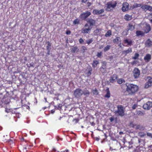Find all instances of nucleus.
<instances>
[{
	"label": "nucleus",
	"mask_w": 152,
	"mask_h": 152,
	"mask_svg": "<svg viewBox=\"0 0 152 152\" xmlns=\"http://www.w3.org/2000/svg\"><path fill=\"white\" fill-rule=\"evenodd\" d=\"M126 91L130 94H134L138 90V87L135 85L126 83Z\"/></svg>",
	"instance_id": "obj_1"
},
{
	"label": "nucleus",
	"mask_w": 152,
	"mask_h": 152,
	"mask_svg": "<svg viewBox=\"0 0 152 152\" xmlns=\"http://www.w3.org/2000/svg\"><path fill=\"white\" fill-rule=\"evenodd\" d=\"M117 4L116 1H110L107 3L106 4L107 7L105 10L107 11H110L112 9L114 8L116 6Z\"/></svg>",
	"instance_id": "obj_2"
},
{
	"label": "nucleus",
	"mask_w": 152,
	"mask_h": 152,
	"mask_svg": "<svg viewBox=\"0 0 152 152\" xmlns=\"http://www.w3.org/2000/svg\"><path fill=\"white\" fill-rule=\"evenodd\" d=\"M83 94V90L80 88L76 89L74 91V94L75 97L79 98Z\"/></svg>",
	"instance_id": "obj_3"
},
{
	"label": "nucleus",
	"mask_w": 152,
	"mask_h": 152,
	"mask_svg": "<svg viewBox=\"0 0 152 152\" xmlns=\"http://www.w3.org/2000/svg\"><path fill=\"white\" fill-rule=\"evenodd\" d=\"M118 110L116 113H117L120 115L122 116L124 115V112L123 107L121 105L118 106Z\"/></svg>",
	"instance_id": "obj_4"
},
{
	"label": "nucleus",
	"mask_w": 152,
	"mask_h": 152,
	"mask_svg": "<svg viewBox=\"0 0 152 152\" xmlns=\"http://www.w3.org/2000/svg\"><path fill=\"white\" fill-rule=\"evenodd\" d=\"M88 26V23H86L84 27L81 29V32L82 33L84 34H87L89 33L90 31L92 28V27H88V28H86V27Z\"/></svg>",
	"instance_id": "obj_5"
},
{
	"label": "nucleus",
	"mask_w": 152,
	"mask_h": 152,
	"mask_svg": "<svg viewBox=\"0 0 152 152\" xmlns=\"http://www.w3.org/2000/svg\"><path fill=\"white\" fill-rule=\"evenodd\" d=\"M91 14V13L89 11H87L81 14L80 16V17L82 19L84 20L88 16H90Z\"/></svg>",
	"instance_id": "obj_6"
},
{
	"label": "nucleus",
	"mask_w": 152,
	"mask_h": 152,
	"mask_svg": "<svg viewBox=\"0 0 152 152\" xmlns=\"http://www.w3.org/2000/svg\"><path fill=\"white\" fill-rule=\"evenodd\" d=\"M143 108L146 110H149L152 107V102H148L144 104L143 106Z\"/></svg>",
	"instance_id": "obj_7"
},
{
	"label": "nucleus",
	"mask_w": 152,
	"mask_h": 152,
	"mask_svg": "<svg viewBox=\"0 0 152 152\" xmlns=\"http://www.w3.org/2000/svg\"><path fill=\"white\" fill-rule=\"evenodd\" d=\"M147 79L148 80V82L145 83V87L146 88L152 86V77H147Z\"/></svg>",
	"instance_id": "obj_8"
},
{
	"label": "nucleus",
	"mask_w": 152,
	"mask_h": 152,
	"mask_svg": "<svg viewBox=\"0 0 152 152\" xmlns=\"http://www.w3.org/2000/svg\"><path fill=\"white\" fill-rule=\"evenodd\" d=\"M133 74L135 78H138L140 75V70L137 68H135L133 71Z\"/></svg>",
	"instance_id": "obj_9"
},
{
	"label": "nucleus",
	"mask_w": 152,
	"mask_h": 152,
	"mask_svg": "<svg viewBox=\"0 0 152 152\" xmlns=\"http://www.w3.org/2000/svg\"><path fill=\"white\" fill-rule=\"evenodd\" d=\"M129 4L127 2H124L122 4L121 10L123 12L127 11L129 10Z\"/></svg>",
	"instance_id": "obj_10"
},
{
	"label": "nucleus",
	"mask_w": 152,
	"mask_h": 152,
	"mask_svg": "<svg viewBox=\"0 0 152 152\" xmlns=\"http://www.w3.org/2000/svg\"><path fill=\"white\" fill-rule=\"evenodd\" d=\"M141 8L143 10L145 11L147 10L152 11V7L147 5H142Z\"/></svg>",
	"instance_id": "obj_11"
},
{
	"label": "nucleus",
	"mask_w": 152,
	"mask_h": 152,
	"mask_svg": "<svg viewBox=\"0 0 152 152\" xmlns=\"http://www.w3.org/2000/svg\"><path fill=\"white\" fill-rule=\"evenodd\" d=\"M87 23L89 24L90 27H92L95 24V21L92 19H88L87 21Z\"/></svg>",
	"instance_id": "obj_12"
},
{
	"label": "nucleus",
	"mask_w": 152,
	"mask_h": 152,
	"mask_svg": "<svg viewBox=\"0 0 152 152\" xmlns=\"http://www.w3.org/2000/svg\"><path fill=\"white\" fill-rule=\"evenodd\" d=\"M151 29V28L150 25L146 24V26H145L143 29L144 30V33H147L149 32Z\"/></svg>",
	"instance_id": "obj_13"
},
{
	"label": "nucleus",
	"mask_w": 152,
	"mask_h": 152,
	"mask_svg": "<svg viewBox=\"0 0 152 152\" xmlns=\"http://www.w3.org/2000/svg\"><path fill=\"white\" fill-rule=\"evenodd\" d=\"M104 11L103 9H101L100 10H94L93 11V13L94 14L99 15L102 14Z\"/></svg>",
	"instance_id": "obj_14"
},
{
	"label": "nucleus",
	"mask_w": 152,
	"mask_h": 152,
	"mask_svg": "<svg viewBox=\"0 0 152 152\" xmlns=\"http://www.w3.org/2000/svg\"><path fill=\"white\" fill-rule=\"evenodd\" d=\"M117 78V76L116 75H114L111 77L110 81L111 83H114L116 81Z\"/></svg>",
	"instance_id": "obj_15"
},
{
	"label": "nucleus",
	"mask_w": 152,
	"mask_h": 152,
	"mask_svg": "<svg viewBox=\"0 0 152 152\" xmlns=\"http://www.w3.org/2000/svg\"><path fill=\"white\" fill-rule=\"evenodd\" d=\"M151 58V55L150 54H147L144 57V60L146 62L150 61Z\"/></svg>",
	"instance_id": "obj_16"
},
{
	"label": "nucleus",
	"mask_w": 152,
	"mask_h": 152,
	"mask_svg": "<svg viewBox=\"0 0 152 152\" xmlns=\"http://www.w3.org/2000/svg\"><path fill=\"white\" fill-rule=\"evenodd\" d=\"M145 45L147 47H151L152 45V42L149 39H148L146 42Z\"/></svg>",
	"instance_id": "obj_17"
},
{
	"label": "nucleus",
	"mask_w": 152,
	"mask_h": 152,
	"mask_svg": "<svg viewBox=\"0 0 152 152\" xmlns=\"http://www.w3.org/2000/svg\"><path fill=\"white\" fill-rule=\"evenodd\" d=\"M132 41L130 39H126L124 41V43H127V45L131 46L132 45Z\"/></svg>",
	"instance_id": "obj_18"
},
{
	"label": "nucleus",
	"mask_w": 152,
	"mask_h": 152,
	"mask_svg": "<svg viewBox=\"0 0 152 152\" xmlns=\"http://www.w3.org/2000/svg\"><path fill=\"white\" fill-rule=\"evenodd\" d=\"M124 18L126 20H131L132 17L131 15H129L128 14H126Z\"/></svg>",
	"instance_id": "obj_19"
},
{
	"label": "nucleus",
	"mask_w": 152,
	"mask_h": 152,
	"mask_svg": "<svg viewBox=\"0 0 152 152\" xmlns=\"http://www.w3.org/2000/svg\"><path fill=\"white\" fill-rule=\"evenodd\" d=\"M132 52L131 48H129L126 50H124L123 51V53L125 55Z\"/></svg>",
	"instance_id": "obj_20"
},
{
	"label": "nucleus",
	"mask_w": 152,
	"mask_h": 152,
	"mask_svg": "<svg viewBox=\"0 0 152 152\" xmlns=\"http://www.w3.org/2000/svg\"><path fill=\"white\" fill-rule=\"evenodd\" d=\"M142 4H140L134 3L132 7L133 8H137L142 7Z\"/></svg>",
	"instance_id": "obj_21"
},
{
	"label": "nucleus",
	"mask_w": 152,
	"mask_h": 152,
	"mask_svg": "<svg viewBox=\"0 0 152 152\" xmlns=\"http://www.w3.org/2000/svg\"><path fill=\"white\" fill-rule=\"evenodd\" d=\"M144 33L143 31H137L136 32V35L137 36L143 35Z\"/></svg>",
	"instance_id": "obj_22"
},
{
	"label": "nucleus",
	"mask_w": 152,
	"mask_h": 152,
	"mask_svg": "<svg viewBox=\"0 0 152 152\" xmlns=\"http://www.w3.org/2000/svg\"><path fill=\"white\" fill-rule=\"evenodd\" d=\"M106 94L104 96L105 97L109 98L110 97V93L109 89L106 90Z\"/></svg>",
	"instance_id": "obj_23"
},
{
	"label": "nucleus",
	"mask_w": 152,
	"mask_h": 152,
	"mask_svg": "<svg viewBox=\"0 0 152 152\" xmlns=\"http://www.w3.org/2000/svg\"><path fill=\"white\" fill-rule=\"evenodd\" d=\"M79 50V49H78L77 47H75L73 48H72L71 50V51L72 53H75L76 52L78 51Z\"/></svg>",
	"instance_id": "obj_24"
},
{
	"label": "nucleus",
	"mask_w": 152,
	"mask_h": 152,
	"mask_svg": "<svg viewBox=\"0 0 152 152\" xmlns=\"http://www.w3.org/2000/svg\"><path fill=\"white\" fill-rule=\"evenodd\" d=\"M99 64V62L97 60L94 61L92 63V66L94 68L97 65Z\"/></svg>",
	"instance_id": "obj_25"
},
{
	"label": "nucleus",
	"mask_w": 152,
	"mask_h": 152,
	"mask_svg": "<svg viewBox=\"0 0 152 152\" xmlns=\"http://www.w3.org/2000/svg\"><path fill=\"white\" fill-rule=\"evenodd\" d=\"M128 29L129 30H133L134 29V27L133 25L131 24H129Z\"/></svg>",
	"instance_id": "obj_26"
},
{
	"label": "nucleus",
	"mask_w": 152,
	"mask_h": 152,
	"mask_svg": "<svg viewBox=\"0 0 152 152\" xmlns=\"http://www.w3.org/2000/svg\"><path fill=\"white\" fill-rule=\"evenodd\" d=\"M111 35V31L110 30H108L105 34L106 37H108Z\"/></svg>",
	"instance_id": "obj_27"
},
{
	"label": "nucleus",
	"mask_w": 152,
	"mask_h": 152,
	"mask_svg": "<svg viewBox=\"0 0 152 152\" xmlns=\"http://www.w3.org/2000/svg\"><path fill=\"white\" fill-rule=\"evenodd\" d=\"M83 94L85 96H88L90 93L89 91L87 90H85L83 91Z\"/></svg>",
	"instance_id": "obj_28"
},
{
	"label": "nucleus",
	"mask_w": 152,
	"mask_h": 152,
	"mask_svg": "<svg viewBox=\"0 0 152 152\" xmlns=\"http://www.w3.org/2000/svg\"><path fill=\"white\" fill-rule=\"evenodd\" d=\"M120 39L119 37H117L113 40V42L114 43H118Z\"/></svg>",
	"instance_id": "obj_29"
},
{
	"label": "nucleus",
	"mask_w": 152,
	"mask_h": 152,
	"mask_svg": "<svg viewBox=\"0 0 152 152\" xmlns=\"http://www.w3.org/2000/svg\"><path fill=\"white\" fill-rule=\"evenodd\" d=\"M125 82V81L123 79H120L117 81V82L118 84H121L124 82Z\"/></svg>",
	"instance_id": "obj_30"
},
{
	"label": "nucleus",
	"mask_w": 152,
	"mask_h": 152,
	"mask_svg": "<svg viewBox=\"0 0 152 152\" xmlns=\"http://www.w3.org/2000/svg\"><path fill=\"white\" fill-rule=\"evenodd\" d=\"M110 47V46L109 45H107L106 47L104 48V51L106 52L109 50Z\"/></svg>",
	"instance_id": "obj_31"
},
{
	"label": "nucleus",
	"mask_w": 152,
	"mask_h": 152,
	"mask_svg": "<svg viewBox=\"0 0 152 152\" xmlns=\"http://www.w3.org/2000/svg\"><path fill=\"white\" fill-rule=\"evenodd\" d=\"M139 55L137 53H136L134 54V57H132V59H137L139 57Z\"/></svg>",
	"instance_id": "obj_32"
},
{
	"label": "nucleus",
	"mask_w": 152,
	"mask_h": 152,
	"mask_svg": "<svg viewBox=\"0 0 152 152\" xmlns=\"http://www.w3.org/2000/svg\"><path fill=\"white\" fill-rule=\"evenodd\" d=\"M106 64L105 62H104L102 63V64L101 66V69H105L106 68Z\"/></svg>",
	"instance_id": "obj_33"
},
{
	"label": "nucleus",
	"mask_w": 152,
	"mask_h": 152,
	"mask_svg": "<svg viewBox=\"0 0 152 152\" xmlns=\"http://www.w3.org/2000/svg\"><path fill=\"white\" fill-rule=\"evenodd\" d=\"M92 92L93 94L96 95H97L98 94V91L96 88L93 90L92 91Z\"/></svg>",
	"instance_id": "obj_34"
},
{
	"label": "nucleus",
	"mask_w": 152,
	"mask_h": 152,
	"mask_svg": "<svg viewBox=\"0 0 152 152\" xmlns=\"http://www.w3.org/2000/svg\"><path fill=\"white\" fill-rule=\"evenodd\" d=\"M79 20L77 19H75L73 21V23L75 25L79 24Z\"/></svg>",
	"instance_id": "obj_35"
},
{
	"label": "nucleus",
	"mask_w": 152,
	"mask_h": 152,
	"mask_svg": "<svg viewBox=\"0 0 152 152\" xmlns=\"http://www.w3.org/2000/svg\"><path fill=\"white\" fill-rule=\"evenodd\" d=\"M138 134L141 137H143L145 135V134L143 132H139Z\"/></svg>",
	"instance_id": "obj_36"
},
{
	"label": "nucleus",
	"mask_w": 152,
	"mask_h": 152,
	"mask_svg": "<svg viewBox=\"0 0 152 152\" xmlns=\"http://www.w3.org/2000/svg\"><path fill=\"white\" fill-rule=\"evenodd\" d=\"M136 129H141V127L140 125L136 124L135 128Z\"/></svg>",
	"instance_id": "obj_37"
},
{
	"label": "nucleus",
	"mask_w": 152,
	"mask_h": 152,
	"mask_svg": "<svg viewBox=\"0 0 152 152\" xmlns=\"http://www.w3.org/2000/svg\"><path fill=\"white\" fill-rule=\"evenodd\" d=\"M136 124H134L132 122H131L130 123L129 126L130 127L135 128Z\"/></svg>",
	"instance_id": "obj_38"
},
{
	"label": "nucleus",
	"mask_w": 152,
	"mask_h": 152,
	"mask_svg": "<svg viewBox=\"0 0 152 152\" xmlns=\"http://www.w3.org/2000/svg\"><path fill=\"white\" fill-rule=\"evenodd\" d=\"M93 41V40L91 39H89L86 41V42L87 44H90Z\"/></svg>",
	"instance_id": "obj_39"
},
{
	"label": "nucleus",
	"mask_w": 152,
	"mask_h": 152,
	"mask_svg": "<svg viewBox=\"0 0 152 152\" xmlns=\"http://www.w3.org/2000/svg\"><path fill=\"white\" fill-rule=\"evenodd\" d=\"M137 107V104H133L132 106V108L133 109H135Z\"/></svg>",
	"instance_id": "obj_40"
},
{
	"label": "nucleus",
	"mask_w": 152,
	"mask_h": 152,
	"mask_svg": "<svg viewBox=\"0 0 152 152\" xmlns=\"http://www.w3.org/2000/svg\"><path fill=\"white\" fill-rule=\"evenodd\" d=\"M79 121V119H75L73 120V121L76 124Z\"/></svg>",
	"instance_id": "obj_41"
},
{
	"label": "nucleus",
	"mask_w": 152,
	"mask_h": 152,
	"mask_svg": "<svg viewBox=\"0 0 152 152\" xmlns=\"http://www.w3.org/2000/svg\"><path fill=\"white\" fill-rule=\"evenodd\" d=\"M102 53L101 52L100 53H98L97 55V56L98 57L100 58L101 57V56L102 55Z\"/></svg>",
	"instance_id": "obj_42"
},
{
	"label": "nucleus",
	"mask_w": 152,
	"mask_h": 152,
	"mask_svg": "<svg viewBox=\"0 0 152 152\" xmlns=\"http://www.w3.org/2000/svg\"><path fill=\"white\" fill-rule=\"evenodd\" d=\"M147 135L149 137H150L152 138V134L150 133H147Z\"/></svg>",
	"instance_id": "obj_43"
},
{
	"label": "nucleus",
	"mask_w": 152,
	"mask_h": 152,
	"mask_svg": "<svg viewBox=\"0 0 152 152\" xmlns=\"http://www.w3.org/2000/svg\"><path fill=\"white\" fill-rule=\"evenodd\" d=\"M71 33V31L69 30H67L66 32V34H69Z\"/></svg>",
	"instance_id": "obj_44"
},
{
	"label": "nucleus",
	"mask_w": 152,
	"mask_h": 152,
	"mask_svg": "<svg viewBox=\"0 0 152 152\" xmlns=\"http://www.w3.org/2000/svg\"><path fill=\"white\" fill-rule=\"evenodd\" d=\"M79 42L80 43H81L83 42V40L82 38H80L79 39Z\"/></svg>",
	"instance_id": "obj_45"
},
{
	"label": "nucleus",
	"mask_w": 152,
	"mask_h": 152,
	"mask_svg": "<svg viewBox=\"0 0 152 152\" xmlns=\"http://www.w3.org/2000/svg\"><path fill=\"white\" fill-rule=\"evenodd\" d=\"M95 32L97 34L99 32V29H97L95 31Z\"/></svg>",
	"instance_id": "obj_46"
},
{
	"label": "nucleus",
	"mask_w": 152,
	"mask_h": 152,
	"mask_svg": "<svg viewBox=\"0 0 152 152\" xmlns=\"http://www.w3.org/2000/svg\"><path fill=\"white\" fill-rule=\"evenodd\" d=\"M91 4V3L88 2L87 3V6L88 7H89Z\"/></svg>",
	"instance_id": "obj_47"
},
{
	"label": "nucleus",
	"mask_w": 152,
	"mask_h": 152,
	"mask_svg": "<svg viewBox=\"0 0 152 152\" xmlns=\"http://www.w3.org/2000/svg\"><path fill=\"white\" fill-rule=\"evenodd\" d=\"M48 46H47L48 48L49 47H50L51 46V44L49 42H48Z\"/></svg>",
	"instance_id": "obj_48"
},
{
	"label": "nucleus",
	"mask_w": 152,
	"mask_h": 152,
	"mask_svg": "<svg viewBox=\"0 0 152 152\" xmlns=\"http://www.w3.org/2000/svg\"><path fill=\"white\" fill-rule=\"evenodd\" d=\"M88 0H82V2L83 3H86L87 2Z\"/></svg>",
	"instance_id": "obj_49"
},
{
	"label": "nucleus",
	"mask_w": 152,
	"mask_h": 152,
	"mask_svg": "<svg viewBox=\"0 0 152 152\" xmlns=\"http://www.w3.org/2000/svg\"><path fill=\"white\" fill-rule=\"evenodd\" d=\"M91 71H89L88 72V75L89 76L91 75Z\"/></svg>",
	"instance_id": "obj_50"
},
{
	"label": "nucleus",
	"mask_w": 152,
	"mask_h": 152,
	"mask_svg": "<svg viewBox=\"0 0 152 152\" xmlns=\"http://www.w3.org/2000/svg\"><path fill=\"white\" fill-rule=\"evenodd\" d=\"M122 44H121V43H120L119 44V45L118 46H119L121 48V47H122Z\"/></svg>",
	"instance_id": "obj_51"
},
{
	"label": "nucleus",
	"mask_w": 152,
	"mask_h": 152,
	"mask_svg": "<svg viewBox=\"0 0 152 152\" xmlns=\"http://www.w3.org/2000/svg\"><path fill=\"white\" fill-rule=\"evenodd\" d=\"M52 113H53L55 112V110H51Z\"/></svg>",
	"instance_id": "obj_52"
},
{
	"label": "nucleus",
	"mask_w": 152,
	"mask_h": 152,
	"mask_svg": "<svg viewBox=\"0 0 152 152\" xmlns=\"http://www.w3.org/2000/svg\"><path fill=\"white\" fill-rule=\"evenodd\" d=\"M99 138H98V137H96V140L97 141H98L99 140Z\"/></svg>",
	"instance_id": "obj_53"
},
{
	"label": "nucleus",
	"mask_w": 152,
	"mask_h": 152,
	"mask_svg": "<svg viewBox=\"0 0 152 152\" xmlns=\"http://www.w3.org/2000/svg\"><path fill=\"white\" fill-rule=\"evenodd\" d=\"M110 120L111 121V122H112V121H113V118H110Z\"/></svg>",
	"instance_id": "obj_54"
},
{
	"label": "nucleus",
	"mask_w": 152,
	"mask_h": 152,
	"mask_svg": "<svg viewBox=\"0 0 152 152\" xmlns=\"http://www.w3.org/2000/svg\"><path fill=\"white\" fill-rule=\"evenodd\" d=\"M69 151L68 150H65V151H64V152H69Z\"/></svg>",
	"instance_id": "obj_55"
},
{
	"label": "nucleus",
	"mask_w": 152,
	"mask_h": 152,
	"mask_svg": "<svg viewBox=\"0 0 152 152\" xmlns=\"http://www.w3.org/2000/svg\"><path fill=\"white\" fill-rule=\"evenodd\" d=\"M122 133H123V132H120V134H121Z\"/></svg>",
	"instance_id": "obj_56"
},
{
	"label": "nucleus",
	"mask_w": 152,
	"mask_h": 152,
	"mask_svg": "<svg viewBox=\"0 0 152 152\" xmlns=\"http://www.w3.org/2000/svg\"><path fill=\"white\" fill-rule=\"evenodd\" d=\"M45 100L46 102H47L46 99L45 98Z\"/></svg>",
	"instance_id": "obj_57"
},
{
	"label": "nucleus",
	"mask_w": 152,
	"mask_h": 152,
	"mask_svg": "<svg viewBox=\"0 0 152 152\" xmlns=\"http://www.w3.org/2000/svg\"><path fill=\"white\" fill-rule=\"evenodd\" d=\"M110 150H111V151H112V150H113L112 149H111V148H110Z\"/></svg>",
	"instance_id": "obj_58"
},
{
	"label": "nucleus",
	"mask_w": 152,
	"mask_h": 152,
	"mask_svg": "<svg viewBox=\"0 0 152 152\" xmlns=\"http://www.w3.org/2000/svg\"><path fill=\"white\" fill-rule=\"evenodd\" d=\"M24 149H25V150H26L27 148H26V147H25V148H24Z\"/></svg>",
	"instance_id": "obj_59"
}]
</instances>
